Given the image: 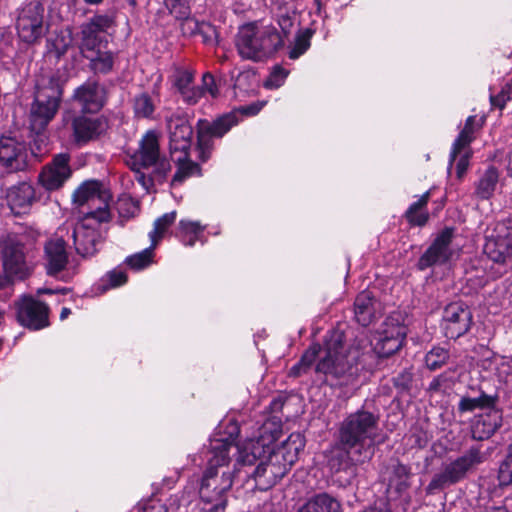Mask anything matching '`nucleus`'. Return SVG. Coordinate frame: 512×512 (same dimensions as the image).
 Wrapping results in <instances>:
<instances>
[{
  "label": "nucleus",
  "mask_w": 512,
  "mask_h": 512,
  "mask_svg": "<svg viewBox=\"0 0 512 512\" xmlns=\"http://www.w3.org/2000/svg\"><path fill=\"white\" fill-rule=\"evenodd\" d=\"M456 228L445 226L440 230L428 248L419 257L416 267L420 271H425L436 265L447 264L453 256L451 244L455 238Z\"/></svg>",
  "instance_id": "nucleus-12"
},
{
  "label": "nucleus",
  "mask_w": 512,
  "mask_h": 512,
  "mask_svg": "<svg viewBox=\"0 0 512 512\" xmlns=\"http://www.w3.org/2000/svg\"><path fill=\"white\" fill-rule=\"evenodd\" d=\"M18 323L31 330L38 331L50 326L49 306L31 295H23L15 302Z\"/></svg>",
  "instance_id": "nucleus-13"
},
{
  "label": "nucleus",
  "mask_w": 512,
  "mask_h": 512,
  "mask_svg": "<svg viewBox=\"0 0 512 512\" xmlns=\"http://www.w3.org/2000/svg\"><path fill=\"white\" fill-rule=\"evenodd\" d=\"M502 424V413L494 406L483 414L475 417L472 424L474 439L484 440L491 437Z\"/></svg>",
  "instance_id": "nucleus-28"
},
{
  "label": "nucleus",
  "mask_w": 512,
  "mask_h": 512,
  "mask_svg": "<svg viewBox=\"0 0 512 512\" xmlns=\"http://www.w3.org/2000/svg\"><path fill=\"white\" fill-rule=\"evenodd\" d=\"M203 95L209 94L212 98L219 96V89L214 75L210 72H205L202 76V84L200 85Z\"/></svg>",
  "instance_id": "nucleus-51"
},
{
  "label": "nucleus",
  "mask_w": 512,
  "mask_h": 512,
  "mask_svg": "<svg viewBox=\"0 0 512 512\" xmlns=\"http://www.w3.org/2000/svg\"><path fill=\"white\" fill-rule=\"evenodd\" d=\"M484 253L493 262L504 264L512 258V240L498 233L488 237L484 245Z\"/></svg>",
  "instance_id": "nucleus-31"
},
{
  "label": "nucleus",
  "mask_w": 512,
  "mask_h": 512,
  "mask_svg": "<svg viewBox=\"0 0 512 512\" xmlns=\"http://www.w3.org/2000/svg\"><path fill=\"white\" fill-rule=\"evenodd\" d=\"M259 51L263 61L274 57L285 46V41L278 28L273 25L259 27Z\"/></svg>",
  "instance_id": "nucleus-29"
},
{
  "label": "nucleus",
  "mask_w": 512,
  "mask_h": 512,
  "mask_svg": "<svg viewBox=\"0 0 512 512\" xmlns=\"http://www.w3.org/2000/svg\"><path fill=\"white\" fill-rule=\"evenodd\" d=\"M484 123L485 118H478L477 115H470L466 118L464 127L452 144L450 162H454L458 155L476 139V133L482 129Z\"/></svg>",
  "instance_id": "nucleus-25"
},
{
  "label": "nucleus",
  "mask_w": 512,
  "mask_h": 512,
  "mask_svg": "<svg viewBox=\"0 0 512 512\" xmlns=\"http://www.w3.org/2000/svg\"><path fill=\"white\" fill-rule=\"evenodd\" d=\"M259 27L255 23L243 25L235 38V45L238 54L246 60L254 62L263 61L262 53L259 51Z\"/></svg>",
  "instance_id": "nucleus-21"
},
{
  "label": "nucleus",
  "mask_w": 512,
  "mask_h": 512,
  "mask_svg": "<svg viewBox=\"0 0 512 512\" xmlns=\"http://www.w3.org/2000/svg\"><path fill=\"white\" fill-rule=\"evenodd\" d=\"M315 34V29L307 27L300 29L293 43V46L288 52V57L292 60L298 59L300 56L306 53L311 46V39Z\"/></svg>",
  "instance_id": "nucleus-39"
},
{
  "label": "nucleus",
  "mask_w": 512,
  "mask_h": 512,
  "mask_svg": "<svg viewBox=\"0 0 512 512\" xmlns=\"http://www.w3.org/2000/svg\"><path fill=\"white\" fill-rule=\"evenodd\" d=\"M160 158V144L157 133L148 130L139 142V148L130 156L129 165L132 171L148 169L155 166Z\"/></svg>",
  "instance_id": "nucleus-18"
},
{
  "label": "nucleus",
  "mask_w": 512,
  "mask_h": 512,
  "mask_svg": "<svg viewBox=\"0 0 512 512\" xmlns=\"http://www.w3.org/2000/svg\"><path fill=\"white\" fill-rule=\"evenodd\" d=\"M497 478L501 487L512 484V443L509 446L507 456L499 466Z\"/></svg>",
  "instance_id": "nucleus-48"
},
{
  "label": "nucleus",
  "mask_w": 512,
  "mask_h": 512,
  "mask_svg": "<svg viewBox=\"0 0 512 512\" xmlns=\"http://www.w3.org/2000/svg\"><path fill=\"white\" fill-rule=\"evenodd\" d=\"M425 362L430 370H436L444 363V354H426Z\"/></svg>",
  "instance_id": "nucleus-56"
},
{
  "label": "nucleus",
  "mask_w": 512,
  "mask_h": 512,
  "mask_svg": "<svg viewBox=\"0 0 512 512\" xmlns=\"http://www.w3.org/2000/svg\"><path fill=\"white\" fill-rule=\"evenodd\" d=\"M264 103L254 102L249 105L240 106L230 112L221 114L213 120L205 118L198 119L196 123V149L198 159L207 162L215 149L214 139H221L233 127L237 126L243 117L257 115L263 108Z\"/></svg>",
  "instance_id": "nucleus-5"
},
{
  "label": "nucleus",
  "mask_w": 512,
  "mask_h": 512,
  "mask_svg": "<svg viewBox=\"0 0 512 512\" xmlns=\"http://www.w3.org/2000/svg\"><path fill=\"white\" fill-rule=\"evenodd\" d=\"M137 174L136 179L137 181L142 184L143 186H147V183L152 184V179L150 177H147L144 173L141 172V169H139V172H135Z\"/></svg>",
  "instance_id": "nucleus-59"
},
{
  "label": "nucleus",
  "mask_w": 512,
  "mask_h": 512,
  "mask_svg": "<svg viewBox=\"0 0 512 512\" xmlns=\"http://www.w3.org/2000/svg\"><path fill=\"white\" fill-rule=\"evenodd\" d=\"M38 200L34 186L27 181L12 185L6 192L7 204L15 214L26 213Z\"/></svg>",
  "instance_id": "nucleus-22"
},
{
  "label": "nucleus",
  "mask_w": 512,
  "mask_h": 512,
  "mask_svg": "<svg viewBox=\"0 0 512 512\" xmlns=\"http://www.w3.org/2000/svg\"><path fill=\"white\" fill-rule=\"evenodd\" d=\"M410 487V470L403 464H397L393 468V474L389 480L388 491L396 493L400 497L405 495Z\"/></svg>",
  "instance_id": "nucleus-36"
},
{
  "label": "nucleus",
  "mask_w": 512,
  "mask_h": 512,
  "mask_svg": "<svg viewBox=\"0 0 512 512\" xmlns=\"http://www.w3.org/2000/svg\"><path fill=\"white\" fill-rule=\"evenodd\" d=\"M203 231L204 227L199 222L181 219L175 235L184 246L192 247Z\"/></svg>",
  "instance_id": "nucleus-34"
},
{
  "label": "nucleus",
  "mask_w": 512,
  "mask_h": 512,
  "mask_svg": "<svg viewBox=\"0 0 512 512\" xmlns=\"http://www.w3.org/2000/svg\"><path fill=\"white\" fill-rule=\"evenodd\" d=\"M498 180L497 168L489 166L476 184L475 195L481 200L490 199L494 194Z\"/></svg>",
  "instance_id": "nucleus-35"
},
{
  "label": "nucleus",
  "mask_w": 512,
  "mask_h": 512,
  "mask_svg": "<svg viewBox=\"0 0 512 512\" xmlns=\"http://www.w3.org/2000/svg\"><path fill=\"white\" fill-rule=\"evenodd\" d=\"M495 405V399L486 394H481L477 398L462 397L458 409L460 412H471L477 408L488 409Z\"/></svg>",
  "instance_id": "nucleus-45"
},
{
  "label": "nucleus",
  "mask_w": 512,
  "mask_h": 512,
  "mask_svg": "<svg viewBox=\"0 0 512 512\" xmlns=\"http://www.w3.org/2000/svg\"><path fill=\"white\" fill-rule=\"evenodd\" d=\"M512 100V79L508 81L496 95H490L492 107L504 110L506 104Z\"/></svg>",
  "instance_id": "nucleus-50"
},
{
  "label": "nucleus",
  "mask_w": 512,
  "mask_h": 512,
  "mask_svg": "<svg viewBox=\"0 0 512 512\" xmlns=\"http://www.w3.org/2000/svg\"><path fill=\"white\" fill-rule=\"evenodd\" d=\"M169 79L172 86L180 94L194 83L195 73L192 70L176 66Z\"/></svg>",
  "instance_id": "nucleus-44"
},
{
  "label": "nucleus",
  "mask_w": 512,
  "mask_h": 512,
  "mask_svg": "<svg viewBox=\"0 0 512 512\" xmlns=\"http://www.w3.org/2000/svg\"><path fill=\"white\" fill-rule=\"evenodd\" d=\"M193 34H199L202 37V41L205 45L217 46L218 45V31L216 26L209 22L195 21Z\"/></svg>",
  "instance_id": "nucleus-46"
},
{
  "label": "nucleus",
  "mask_w": 512,
  "mask_h": 512,
  "mask_svg": "<svg viewBox=\"0 0 512 512\" xmlns=\"http://www.w3.org/2000/svg\"><path fill=\"white\" fill-rule=\"evenodd\" d=\"M57 292L58 291L53 290L51 288L43 287V288H38L37 291H36V294H37V296H41V295H44V294L52 295V294H55Z\"/></svg>",
  "instance_id": "nucleus-60"
},
{
  "label": "nucleus",
  "mask_w": 512,
  "mask_h": 512,
  "mask_svg": "<svg viewBox=\"0 0 512 512\" xmlns=\"http://www.w3.org/2000/svg\"><path fill=\"white\" fill-rule=\"evenodd\" d=\"M68 81L69 74L61 69L41 74L36 79L34 100L29 114V128L36 135L45 131L56 116Z\"/></svg>",
  "instance_id": "nucleus-4"
},
{
  "label": "nucleus",
  "mask_w": 512,
  "mask_h": 512,
  "mask_svg": "<svg viewBox=\"0 0 512 512\" xmlns=\"http://www.w3.org/2000/svg\"><path fill=\"white\" fill-rule=\"evenodd\" d=\"M45 269L48 276L55 277L62 272L68 264L66 242L62 238L49 240L44 246Z\"/></svg>",
  "instance_id": "nucleus-24"
},
{
  "label": "nucleus",
  "mask_w": 512,
  "mask_h": 512,
  "mask_svg": "<svg viewBox=\"0 0 512 512\" xmlns=\"http://www.w3.org/2000/svg\"><path fill=\"white\" fill-rule=\"evenodd\" d=\"M169 13L177 20H188L191 15V8L188 0H164Z\"/></svg>",
  "instance_id": "nucleus-47"
},
{
  "label": "nucleus",
  "mask_w": 512,
  "mask_h": 512,
  "mask_svg": "<svg viewBox=\"0 0 512 512\" xmlns=\"http://www.w3.org/2000/svg\"><path fill=\"white\" fill-rule=\"evenodd\" d=\"M378 430V417L360 410L349 414L341 423L338 443L331 451L328 465L334 474L344 472V481L354 475V465L363 461L362 454L369 448Z\"/></svg>",
  "instance_id": "nucleus-3"
},
{
  "label": "nucleus",
  "mask_w": 512,
  "mask_h": 512,
  "mask_svg": "<svg viewBox=\"0 0 512 512\" xmlns=\"http://www.w3.org/2000/svg\"><path fill=\"white\" fill-rule=\"evenodd\" d=\"M180 96L187 105H196L204 97L200 86H194L193 84L180 93Z\"/></svg>",
  "instance_id": "nucleus-52"
},
{
  "label": "nucleus",
  "mask_w": 512,
  "mask_h": 512,
  "mask_svg": "<svg viewBox=\"0 0 512 512\" xmlns=\"http://www.w3.org/2000/svg\"><path fill=\"white\" fill-rule=\"evenodd\" d=\"M28 154L24 143L12 137L0 139V164L9 172L23 171L28 166Z\"/></svg>",
  "instance_id": "nucleus-19"
},
{
  "label": "nucleus",
  "mask_w": 512,
  "mask_h": 512,
  "mask_svg": "<svg viewBox=\"0 0 512 512\" xmlns=\"http://www.w3.org/2000/svg\"><path fill=\"white\" fill-rule=\"evenodd\" d=\"M496 232L512 240V213L498 224Z\"/></svg>",
  "instance_id": "nucleus-55"
},
{
  "label": "nucleus",
  "mask_w": 512,
  "mask_h": 512,
  "mask_svg": "<svg viewBox=\"0 0 512 512\" xmlns=\"http://www.w3.org/2000/svg\"><path fill=\"white\" fill-rule=\"evenodd\" d=\"M109 127V118L100 113L79 111L71 118L73 142L79 147L98 141Z\"/></svg>",
  "instance_id": "nucleus-9"
},
{
  "label": "nucleus",
  "mask_w": 512,
  "mask_h": 512,
  "mask_svg": "<svg viewBox=\"0 0 512 512\" xmlns=\"http://www.w3.org/2000/svg\"><path fill=\"white\" fill-rule=\"evenodd\" d=\"M48 28L45 5L41 0H26L16 9L15 29L21 42L39 44Z\"/></svg>",
  "instance_id": "nucleus-6"
},
{
  "label": "nucleus",
  "mask_w": 512,
  "mask_h": 512,
  "mask_svg": "<svg viewBox=\"0 0 512 512\" xmlns=\"http://www.w3.org/2000/svg\"><path fill=\"white\" fill-rule=\"evenodd\" d=\"M506 170H507L508 176L512 177V149L507 154Z\"/></svg>",
  "instance_id": "nucleus-62"
},
{
  "label": "nucleus",
  "mask_w": 512,
  "mask_h": 512,
  "mask_svg": "<svg viewBox=\"0 0 512 512\" xmlns=\"http://www.w3.org/2000/svg\"><path fill=\"white\" fill-rule=\"evenodd\" d=\"M128 281V275L124 270L113 269L108 271L101 279L98 284V290L101 293H105L110 289L118 288L125 285Z\"/></svg>",
  "instance_id": "nucleus-42"
},
{
  "label": "nucleus",
  "mask_w": 512,
  "mask_h": 512,
  "mask_svg": "<svg viewBox=\"0 0 512 512\" xmlns=\"http://www.w3.org/2000/svg\"><path fill=\"white\" fill-rule=\"evenodd\" d=\"M298 512H343L340 501L327 493L309 499Z\"/></svg>",
  "instance_id": "nucleus-33"
},
{
  "label": "nucleus",
  "mask_w": 512,
  "mask_h": 512,
  "mask_svg": "<svg viewBox=\"0 0 512 512\" xmlns=\"http://www.w3.org/2000/svg\"><path fill=\"white\" fill-rule=\"evenodd\" d=\"M71 314V309L68 307H63L60 312V319L65 320Z\"/></svg>",
  "instance_id": "nucleus-63"
},
{
  "label": "nucleus",
  "mask_w": 512,
  "mask_h": 512,
  "mask_svg": "<svg viewBox=\"0 0 512 512\" xmlns=\"http://www.w3.org/2000/svg\"><path fill=\"white\" fill-rule=\"evenodd\" d=\"M156 105L148 92H142L133 99V113L137 119H154Z\"/></svg>",
  "instance_id": "nucleus-38"
},
{
  "label": "nucleus",
  "mask_w": 512,
  "mask_h": 512,
  "mask_svg": "<svg viewBox=\"0 0 512 512\" xmlns=\"http://www.w3.org/2000/svg\"><path fill=\"white\" fill-rule=\"evenodd\" d=\"M155 166H157V168H156L157 173L163 177H165L167 175V173L171 170L170 163L165 159H162V160L159 159V161L157 162V164Z\"/></svg>",
  "instance_id": "nucleus-58"
},
{
  "label": "nucleus",
  "mask_w": 512,
  "mask_h": 512,
  "mask_svg": "<svg viewBox=\"0 0 512 512\" xmlns=\"http://www.w3.org/2000/svg\"><path fill=\"white\" fill-rule=\"evenodd\" d=\"M72 100L78 104L80 112L100 113L108 102V91L99 80L89 78L74 89Z\"/></svg>",
  "instance_id": "nucleus-15"
},
{
  "label": "nucleus",
  "mask_w": 512,
  "mask_h": 512,
  "mask_svg": "<svg viewBox=\"0 0 512 512\" xmlns=\"http://www.w3.org/2000/svg\"><path fill=\"white\" fill-rule=\"evenodd\" d=\"M137 512H168V510L160 501L149 499L138 504Z\"/></svg>",
  "instance_id": "nucleus-54"
},
{
  "label": "nucleus",
  "mask_w": 512,
  "mask_h": 512,
  "mask_svg": "<svg viewBox=\"0 0 512 512\" xmlns=\"http://www.w3.org/2000/svg\"><path fill=\"white\" fill-rule=\"evenodd\" d=\"M288 71L281 65H275L264 81V87L267 89L280 88L288 76Z\"/></svg>",
  "instance_id": "nucleus-49"
},
{
  "label": "nucleus",
  "mask_w": 512,
  "mask_h": 512,
  "mask_svg": "<svg viewBox=\"0 0 512 512\" xmlns=\"http://www.w3.org/2000/svg\"><path fill=\"white\" fill-rule=\"evenodd\" d=\"M468 166H469V156L468 155L461 156L456 164V173L459 178L462 177L466 173Z\"/></svg>",
  "instance_id": "nucleus-57"
},
{
  "label": "nucleus",
  "mask_w": 512,
  "mask_h": 512,
  "mask_svg": "<svg viewBox=\"0 0 512 512\" xmlns=\"http://www.w3.org/2000/svg\"><path fill=\"white\" fill-rule=\"evenodd\" d=\"M277 24L280 28L279 32L282 34L283 39L285 40L291 34V30L294 26V19L287 13L280 14L277 17Z\"/></svg>",
  "instance_id": "nucleus-53"
},
{
  "label": "nucleus",
  "mask_w": 512,
  "mask_h": 512,
  "mask_svg": "<svg viewBox=\"0 0 512 512\" xmlns=\"http://www.w3.org/2000/svg\"><path fill=\"white\" fill-rule=\"evenodd\" d=\"M3 271L10 280L23 281L34 271V264L27 259V248L17 237H8L2 245Z\"/></svg>",
  "instance_id": "nucleus-8"
},
{
  "label": "nucleus",
  "mask_w": 512,
  "mask_h": 512,
  "mask_svg": "<svg viewBox=\"0 0 512 512\" xmlns=\"http://www.w3.org/2000/svg\"><path fill=\"white\" fill-rule=\"evenodd\" d=\"M330 355H331V354H327V357L324 359V361H323L322 363H319V364L317 365V370H318V371H322V372H324V373H327V372H328V370L326 369V364H327L328 362H330V361H331V357H330Z\"/></svg>",
  "instance_id": "nucleus-61"
},
{
  "label": "nucleus",
  "mask_w": 512,
  "mask_h": 512,
  "mask_svg": "<svg viewBox=\"0 0 512 512\" xmlns=\"http://www.w3.org/2000/svg\"><path fill=\"white\" fill-rule=\"evenodd\" d=\"M70 161L71 156L67 152L53 155L51 161L41 168L38 184L48 192L62 188L72 176Z\"/></svg>",
  "instance_id": "nucleus-14"
},
{
  "label": "nucleus",
  "mask_w": 512,
  "mask_h": 512,
  "mask_svg": "<svg viewBox=\"0 0 512 512\" xmlns=\"http://www.w3.org/2000/svg\"><path fill=\"white\" fill-rule=\"evenodd\" d=\"M177 212L175 210L158 217L153 224V230L149 232V238L153 246H157L169 227L175 222Z\"/></svg>",
  "instance_id": "nucleus-41"
},
{
  "label": "nucleus",
  "mask_w": 512,
  "mask_h": 512,
  "mask_svg": "<svg viewBox=\"0 0 512 512\" xmlns=\"http://www.w3.org/2000/svg\"><path fill=\"white\" fill-rule=\"evenodd\" d=\"M377 300L369 290L357 294L353 304L354 320L362 327H368L377 319Z\"/></svg>",
  "instance_id": "nucleus-27"
},
{
  "label": "nucleus",
  "mask_w": 512,
  "mask_h": 512,
  "mask_svg": "<svg viewBox=\"0 0 512 512\" xmlns=\"http://www.w3.org/2000/svg\"><path fill=\"white\" fill-rule=\"evenodd\" d=\"M170 157L176 165V172L171 180L172 186L181 185L193 176H202V168L197 162L191 160L190 152L178 153Z\"/></svg>",
  "instance_id": "nucleus-30"
},
{
  "label": "nucleus",
  "mask_w": 512,
  "mask_h": 512,
  "mask_svg": "<svg viewBox=\"0 0 512 512\" xmlns=\"http://www.w3.org/2000/svg\"><path fill=\"white\" fill-rule=\"evenodd\" d=\"M111 219V212L105 209L81 211L79 221L73 230V242L78 255L86 258L97 253V244L100 238L98 227L102 223H108Z\"/></svg>",
  "instance_id": "nucleus-7"
},
{
  "label": "nucleus",
  "mask_w": 512,
  "mask_h": 512,
  "mask_svg": "<svg viewBox=\"0 0 512 512\" xmlns=\"http://www.w3.org/2000/svg\"><path fill=\"white\" fill-rule=\"evenodd\" d=\"M110 200H112V194L103 188L99 180L85 181L73 193V203L79 207V216L82 210L100 208L110 211Z\"/></svg>",
  "instance_id": "nucleus-17"
},
{
  "label": "nucleus",
  "mask_w": 512,
  "mask_h": 512,
  "mask_svg": "<svg viewBox=\"0 0 512 512\" xmlns=\"http://www.w3.org/2000/svg\"><path fill=\"white\" fill-rule=\"evenodd\" d=\"M347 337L340 325L330 329L323 339V352H342L346 346Z\"/></svg>",
  "instance_id": "nucleus-40"
},
{
  "label": "nucleus",
  "mask_w": 512,
  "mask_h": 512,
  "mask_svg": "<svg viewBox=\"0 0 512 512\" xmlns=\"http://www.w3.org/2000/svg\"><path fill=\"white\" fill-rule=\"evenodd\" d=\"M484 461L478 449H470L464 455L447 464L443 471L433 477L427 486V491L433 493L446 485L460 481L468 471Z\"/></svg>",
  "instance_id": "nucleus-11"
},
{
  "label": "nucleus",
  "mask_w": 512,
  "mask_h": 512,
  "mask_svg": "<svg viewBox=\"0 0 512 512\" xmlns=\"http://www.w3.org/2000/svg\"><path fill=\"white\" fill-rule=\"evenodd\" d=\"M239 434L236 422L227 423V436L210 440L205 469L199 488L202 501L210 505L208 512H223L228 494L233 485V471L229 468L230 452L234 449V439Z\"/></svg>",
  "instance_id": "nucleus-2"
},
{
  "label": "nucleus",
  "mask_w": 512,
  "mask_h": 512,
  "mask_svg": "<svg viewBox=\"0 0 512 512\" xmlns=\"http://www.w3.org/2000/svg\"><path fill=\"white\" fill-rule=\"evenodd\" d=\"M94 56L84 55L89 59V67L95 74L107 75L114 66V55L111 51H101L100 47L92 52Z\"/></svg>",
  "instance_id": "nucleus-37"
},
{
  "label": "nucleus",
  "mask_w": 512,
  "mask_h": 512,
  "mask_svg": "<svg viewBox=\"0 0 512 512\" xmlns=\"http://www.w3.org/2000/svg\"><path fill=\"white\" fill-rule=\"evenodd\" d=\"M156 246L151 245L144 250L132 254L125 259V263L133 270H142L153 263L154 250Z\"/></svg>",
  "instance_id": "nucleus-43"
},
{
  "label": "nucleus",
  "mask_w": 512,
  "mask_h": 512,
  "mask_svg": "<svg viewBox=\"0 0 512 512\" xmlns=\"http://www.w3.org/2000/svg\"><path fill=\"white\" fill-rule=\"evenodd\" d=\"M74 41L73 27L70 25L55 29L46 39V53L59 62L72 47Z\"/></svg>",
  "instance_id": "nucleus-26"
},
{
  "label": "nucleus",
  "mask_w": 512,
  "mask_h": 512,
  "mask_svg": "<svg viewBox=\"0 0 512 512\" xmlns=\"http://www.w3.org/2000/svg\"><path fill=\"white\" fill-rule=\"evenodd\" d=\"M406 340V329L404 326L392 325L381 332H377L370 339L372 345L375 346L371 352H399Z\"/></svg>",
  "instance_id": "nucleus-23"
},
{
  "label": "nucleus",
  "mask_w": 512,
  "mask_h": 512,
  "mask_svg": "<svg viewBox=\"0 0 512 512\" xmlns=\"http://www.w3.org/2000/svg\"><path fill=\"white\" fill-rule=\"evenodd\" d=\"M430 190L423 193L419 199L409 205L403 217L410 227H424L430 219L427 205L430 200Z\"/></svg>",
  "instance_id": "nucleus-32"
},
{
  "label": "nucleus",
  "mask_w": 512,
  "mask_h": 512,
  "mask_svg": "<svg viewBox=\"0 0 512 512\" xmlns=\"http://www.w3.org/2000/svg\"><path fill=\"white\" fill-rule=\"evenodd\" d=\"M304 352L316 353V352H322V351H321L320 345L314 344V345L309 346Z\"/></svg>",
  "instance_id": "nucleus-64"
},
{
  "label": "nucleus",
  "mask_w": 512,
  "mask_h": 512,
  "mask_svg": "<svg viewBox=\"0 0 512 512\" xmlns=\"http://www.w3.org/2000/svg\"><path fill=\"white\" fill-rule=\"evenodd\" d=\"M168 127L170 155L190 152L194 130L189 121L184 117L172 116Z\"/></svg>",
  "instance_id": "nucleus-20"
},
{
  "label": "nucleus",
  "mask_w": 512,
  "mask_h": 512,
  "mask_svg": "<svg viewBox=\"0 0 512 512\" xmlns=\"http://www.w3.org/2000/svg\"><path fill=\"white\" fill-rule=\"evenodd\" d=\"M472 312L462 301L448 304L443 311L441 328L446 338L457 339L466 334L472 324Z\"/></svg>",
  "instance_id": "nucleus-16"
},
{
  "label": "nucleus",
  "mask_w": 512,
  "mask_h": 512,
  "mask_svg": "<svg viewBox=\"0 0 512 512\" xmlns=\"http://www.w3.org/2000/svg\"><path fill=\"white\" fill-rule=\"evenodd\" d=\"M117 17L115 11L106 13H95L86 22L80 26V45L82 53L94 52L101 46L105 40L102 34H107L109 30H115L117 27Z\"/></svg>",
  "instance_id": "nucleus-10"
},
{
  "label": "nucleus",
  "mask_w": 512,
  "mask_h": 512,
  "mask_svg": "<svg viewBox=\"0 0 512 512\" xmlns=\"http://www.w3.org/2000/svg\"><path fill=\"white\" fill-rule=\"evenodd\" d=\"M282 428L279 421L268 420L261 429L257 439H247L234 445L236 451L235 470L241 467L257 466L250 473L252 489L261 491L270 489L282 479L298 460L300 451L305 446V440L300 433H292L279 446H274L281 437Z\"/></svg>",
  "instance_id": "nucleus-1"
}]
</instances>
